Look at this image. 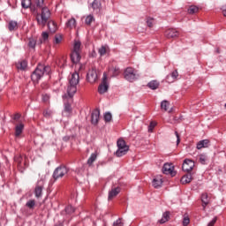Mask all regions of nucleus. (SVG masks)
Masks as SVG:
<instances>
[{
    "mask_svg": "<svg viewBox=\"0 0 226 226\" xmlns=\"http://www.w3.org/2000/svg\"><path fill=\"white\" fill-rule=\"evenodd\" d=\"M44 1L45 0H37L38 8L41 9V12H38L35 15V20L40 27H45L49 22V19H50V10L47 6L43 7Z\"/></svg>",
    "mask_w": 226,
    "mask_h": 226,
    "instance_id": "obj_1",
    "label": "nucleus"
},
{
    "mask_svg": "<svg viewBox=\"0 0 226 226\" xmlns=\"http://www.w3.org/2000/svg\"><path fill=\"white\" fill-rule=\"evenodd\" d=\"M49 73H50V66L39 64L31 78L33 82H39L43 75H49Z\"/></svg>",
    "mask_w": 226,
    "mask_h": 226,
    "instance_id": "obj_2",
    "label": "nucleus"
},
{
    "mask_svg": "<svg viewBox=\"0 0 226 226\" xmlns=\"http://www.w3.org/2000/svg\"><path fill=\"white\" fill-rule=\"evenodd\" d=\"M79 80H80V77L79 76L77 72L72 73L69 78V86L67 87V94L70 98H73V95L75 94V93H77V85L79 84Z\"/></svg>",
    "mask_w": 226,
    "mask_h": 226,
    "instance_id": "obj_3",
    "label": "nucleus"
},
{
    "mask_svg": "<svg viewBox=\"0 0 226 226\" xmlns=\"http://www.w3.org/2000/svg\"><path fill=\"white\" fill-rule=\"evenodd\" d=\"M117 150L116 151V156L117 158H121V156H124L128 151H130V147L126 145V141L123 139H119L117 141Z\"/></svg>",
    "mask_w": 226,
    "mask_h": 226,
    "instance_id": "obj_4",
    "label": "nucleus"
},
{
    "mask_svg": "<svg viewBox=\"0 0 226 226\" xmlns=\"http://www.w3.org/2000/svg\"><path fill=\"white\" fill-rule=\"evenodd\" d=\"M68 168H66V166H60L57 167L52 175V177L54 179V181H57V179H61L62 177H64V176H66V174H68Z\"/></svg>",
    "mask_w": 226,
    "mask_h": 226,
    "instance_id": "obj_5",
    "label": "nucleus"
},
{
    "mask_svg": "<svg viewBox=\"0 0 226 226\" xmlns=\"http://www.w3.org/2000/svg\"><path fill=\"white\" fill-rule=\"evenodd\" d=\"M125 80L129 82H134L137 80V71L132 67H127L124 72Z\"/></svg>",
    "mask_w": 226,
    "mask_h": 226,
    "instance_id": "obj_6",
    "label": "nucleus"
},
{
    "mask_svg": "<svg viewBox=\"0 0 226 226\" xmlns=\"http://www.w3.org/2000/svg\"><path fill=\"white\" fill-rule=\"evenodd\" d=\"M87 80L90 84H94V82L98 80V72L96 71V69H91L88 71L87 74Z\"/></svg>",
    "mask_w": 226,
    "mask_h": 226,
    "instance_id": "obj_7",
    "label": "nucleus"
},
{
    "mask_svg": "<svg viewBox=\"0 0 226 226\" xmlns=\"http://www.w3.org/2000/svg\"><path fill=\"white\" fill-rule=\"evenodd\" d=\"M193 167H195V162L191 159H185L182 165V170L184 172H192Z\"/></svg>",
    "mask_w": 226,
    "mask_h": 226,
    "instance_id": "obj_8",
    "label": "nucleus"
},
{
    "mask_svg": "<svg viewBox=\"0 0 226 226\" xmlns=\"http://www.w3.org/2000/svg\"><path fill=\"white\" fill-rule=\"evenodd\" d=\"M45 183L43 182V179H41L37 182V185L34 189V194L36 199H40L41 195H43V186Z\"/></svg>",
    "mask_w": 226,
    "mask_h": 226,
    "instance_id": "obj_9",
    "label": "nucleus"
},
{
    "mask_svg": "<svg viewBox=\"0 0 226 226\" xmlns=\"http://www.w3.org/2000/svg\"><path fill=\"white\" fill-rule=\"evenodd\" d=\"M108 90H109V84H107V74L104 73L102 78V82L98 87V93H100V94H104V93H107Z\"/></svg>",
    "mask_w": 226,
    "mask_h": 226,
    "instance_id": "obj_10",
    "label": "nucleus"
},
{
    "mask_svg": "<svg viewBox=\"0 0 226 226\" xmlns=\"http://www.w3.org/2000/svg\"><path fill=\"white\" fill-rule=\"evenodd\" d=\"M162 172L166 176H171L172 177L176 176V171H174V166L172 164L165 163L162 167Z\"/></svg>",
    "mask_w": 226,
    "mask_h": 226,
    "instance_id": "obj_11",
    "label": "nucleus"
},
{
    "mask_svg": "<svg viewBox=\"0 0 226 226\" xmlns=\"http://www.w3.org/2000/svg\"><path fill=\"white\" fill-rule=\"evenodd\" d=\"M177 77H179V72H177V70H175L166 77V82L172 84V82L177 80Z\"/></svg>",
    "mask_w": 226,
    "mask_h": 226,
    "instance_id": "obj_12",
    "label": "nucleus"
},
{
    "mask_svg": "<svg viewBox=\"0 0 226 226\" xmlns=\"http://www.w3.org/2000/svg\"><path fill=\"white\" fill-rule=\"evenodd\" d=\"M166 38H177L179 36V32L174 28H170L164 33Z\"/></svg>",
    "mask_w": 226,
    "mask_h": 226,
    "instance_id": "obj_13",
    "label": "nucleus"
},
{
    "mask_svg": "<svg viewBox=\"0 0 226 226\" xmlns=\"http://www.w3.org/2000/svg\"><path fill=\"white\" fill-rule=\"evenodd\" d=\"M100 121V109H94L91 115V123L92 124H98Z\"/></svg>",
    "mask_w": 226,
    "mask_h": 226,
    "instance_id": "obj_14",
    "label": "nucleus"
},
{
    "mask_svg": "<svg viewBox=\"0 0 226 226\" xmlns=\"http://www.w3.org/2000/svg\"><path fill=\"white\" fill-rule=\"evenodd\" d=\"M22 132H24V124L19 123L15 126V137H20L22 135Z\"/></svg>",
    "mask_w": 226,
    "mask_h": 226,
    "instance_id": "obj_15",
    "label": "nucleus"
},
{
    "mask_svg": "<svg viewBox=\"0 0 226 226\" xmlns=\"http://www.w3.org/2000/svg\"><path fill=\"white\" fill-rule=\"evenodd\" d=\"M152 184L154 188H160V186L163 185V179L162 178V177H156L153 179Z\"/></svg>",
    "mask_w": 226,
    "mask_h": 226,
    "instance_id": "obj_16",
    "label": "nucleus"
},
{
    "mask_svg": "<svg viewBox=\"0 0 226 226\" xmlns=\"http://www.w3.org/2000/svg\"><path fill=\"white\" fill-rule=\"evenodd\" d=\"M201 202L203 209H206V206L209 204V196L207 195V192L201 194Z\"/></svg>",
    "mask_w": 226,
    "mask_h": 226,
    "instance_id": "obj_17",
    "label": "nucleus"
},
{
    "mask_svg": "<svg viewBox=\"0 0 226 226\" xmlns=\"http://www.w3.org/2000/svg\"><path fill=\"white\" fill-rule=\"evenodd\" d=\"M192 174L191 173H187L186 175H184L181 178V183L182 185H187L188 183H192Z\"/></svg>",
    "mask_w": 226,
    "mask_h": 226,
    "instance_id": "obj_18",
    "label": "nucleus"
},
{
    "mask_svg": "<svg viewBox=\"0 0 226 226\" xmlns=\"http://www.w3.org/2000/svg\"><path fill=\"white\" fill-rule=\"evenodd\" d=\"M169 220H170V212L166 211L162 214V217L161 220H159V223H167V222H169Z\"/></svg>",
    "mask_w": 226,
    "mask_h": 226,
    "instance_id": "obj_19",
    "label": "nucleus"
},
{
    "mask_svg": "<svg viewBox=\"0 0 226 226\" xmlns=\"http://www.w3.org/2000/svg\"><path fill=\"white\" fill-rule=\"evenodd\" d=\"M147 87H149V89H152L153 91H154V90L158 89V87H160V82H158L157 80H152L147 83Z\"/></svg>",
    "mask_w": 226,
    "mask_h": 226,
    "instance_id": "obj_20",
    "label": "nucleus"
},
{
    "mask_svg": "<svg viewBox=\"0 0 226 226\" xmlns=\"http://www.w3.org/2000/svg\"><path fill=\"white\" fill-rule=\"evenodd\" d=\"M16 66L18 70L24 71L26 68H27V61L26 60H20L16 64Z\"/></svg>",
    "mask_w": 226,
    "mask_h": 226,
    "instance_id": "obj_21",
    "label": "nucleus"
},
{
    "mask_svg": "<svg viewBox=\"0 0 226 226\" xmlns=\"http://www.w3.org/2000/svg\"><path fill=\"white\" fill-rule=\"evenodd\" d=\"M209 146V139H203L198 142L197 149H202V147H208Z\"/></svg>",
    "mask_w": 226,
    "mask_h": 226,
    "instance_id": "obj_22",
    "label": "nucleus"
},
{
    "mask_svg": "<svg viewBox=\"0 0 226 226\" xmlns=\"http://www.w3.org/2000/svg\"><path fill=\"white\" fill-rule=\"evenodd\" d=\"M77 26V20H75V18H72L66 22V27H69V29H73Z\"/></svg>",
    "mask_w": 226,
    "mask_h": 226,
    "instance_id": "obj_23",
    "label": "nucleus"
},
{
    "mask_svg": "<svg viewBox=\"0 0 226 226\" xmlns=\"http://www.w3.org/2000/svg\"><path fill=\"white\" fill-rule=\"evenodd\" d=\"M8 29L9 31H15L16 29H19V23L15 20H11L9 22Z\"/></svg>",
    "mask_w": 226,
    "mask_h": 226,
    "instance_id": "obj_24",
    "label": "nucleus"
},
{
    "mask_svg": "<svg viewBox=\"0 0 226 226\" xmlns=\"http://www.w3.org/2000/svg\"><path fill=\"white\" fill-rule=\"evenodd\" d=\"M71 59L72 63H79V61H80V53L72 51Z\"/></svg>",
    "mask_w": 226,
    "mask_h": 226,
    "instance_id": "obj_25",
    "label": "nucleus"
},
{
    "mask_svg": "<svg viewBox=\"0 0 226 226\" xmlns=\"http://www.w3.org/2000/svg\"><path fill=\"white\" fill-rule=\"evenodd\" d=\"M96 158H98V154L97 153L91 154L90 157L87 160V164L88 165H93V163H94V162H96Z\"/></svg>",
    "mask_w": 226,
    "mask_h": 226,
    "instance_id": "obj_26",
    "label": "nucleus"
},
{
    "mask_svg": "<svg viewBox=\"0 0 226 226\" xmlns=\"http://www.w3.org/2000/svg\"><path fill=\"white\" fill-rule=\"evenodd\" d=\"M80 47H82V43L80 42V41H74L72 52H78L80 54Z\"/></svg>",
    "mask_w": 226,
    "mask_h": 226,
    "instance_id": "obj_27",
    "label": "nucleus"
},
{
    "mask_svg": "<svg viewBox=\"0 0 226 226\" xmlns=\"http://www.w3.org/2000/svg\"><path fill=\"white\" fill-rule=\"evenodd\" d=\"M170 106V102L169 101L164 100L161 102V109L162 110H164V112H167L169 110V107Z\"/></svg>",
    "mask_w": 226,
    "mask_h": 226,
    "instance_id": "obj_28",
    "label": "nucleus"
},
{
    "mask_svg": "<svg viewBox=\"0 0 226 226\" xmlns=\"http://www.w3.org/2000/svg\"><path fill=\"white\" fill-rule=\"evenodd\" d=\"M21 6L25 10L31 7V0H21Z\"/></svg>",
    "mask_w": 226,
    "mask_h": 226,
    "instance_id": "obj_29",
    "label": "nucleus"
},
{
    "mask_svg": "<svg viewBox=\"0 0 226 226\" xmlns=\"http://www.w3.org/2000/svg\"><path fill=\"white\" fill-rule=\"evenodd\" d=\"M92 8L93 10H100V8H102V3H100L99 0H94L92 3Z\"/></svg>",
    "mask_w": 226,
    "mask_h": 226,
    "instance_id": "obj_30",
    "label": "nucleus"
},
{
    "mask_svg": "<svg viewBox=\"0 0 226 226\" xmlns=\"http://www.w3.org/2000/svg\"><path fill=\"white\" fill-rule=\"evenodd\" d=\"M85 22L87 26H91V24L94 22V17L91 14L87 16Z\"/></svg>",
    "mask_w": 226,
    "mask_h": 226,
    "instance_id": "obj_31",
    "label": "nucleus"
},
{
    "mask_svg": "<svg viewBox=\"0 0 226 226\" xmlns=\"http://www.w3.org/2000/svg\"><path fill=\"white\" fill-rule=\"evenodd\" d=\"M26 207L29 209H34V207L36 206V201L34 200H30L26 202Z\"/></svg>",
    "mask_w": 226,
    "mask_h": 226,
    "instance_id": "obj_32",
    "label": "nucleus"
},
{
    "mask_svg": "<svg viewBox=\"0 0 226 226\" xmlns=\"http://www.w3.org/2000/svg\"><path fill=\"white\" fill-rule=\"evenodd\" d=\"M198 11H199V7L195 5H191L188 9V13H190V15H193V13H197Z\"/></svg>",
    "mask_w": 226,
    "mask_h": 226,
    "instance_id": "obj_33",
    "label": "nucleus"
},
{
    "mask_svg": "<svg viewBox=\"0 0 226 226\" xmlns=\"http://www.w3.org/2000/svg\"><path fill=\"white\" fill-rule=\"evenodd\" d=\"M28 47L30 49H34V47H36V40L33 39V38H30L28 40Z\"/></svg>",
    "mask_w": 226,
    "mask_h": 226,
    "instance_id": "obj_34",
    "label": "nucleus"
},
{
    "mask_svg": "<svg viewBox=\"0 0 226 226\" xmlns=\"http://www.w3.org/2000/svg\"><path fill=\"white\" fill-rule=\"evenodd\" d=\"M98 52L100 56H105V54H107V47L102 46L101 48H99Z\"/></svg>",
    "mask_w": 226,
    "mask_h": 226,
    "instance_id": "obj_35",
    "label": "nucleus"
},
{
    "mask_svg": "<svg viewBox=\"0 0 226 226\" xmlns=\"http://www.w3.org/2000/svg\"><path fill=\"white\" fill-rule=\"evenodd\" d=\"M104 120L106 121V123H109V121L112 120V114H110V112H106L104 114Z\"/></svg>",
    "mask_w": 226,
    "mask_h": 226,
    "instance_id": "obj_36",
    "label": "nucleus"
},
{
    "mask_svg": "<svg viewBox=\"0 0 226 226\" xmlns=\"http://www.w3.org/2000/svg\"><path fill=\"white\" fill-rule=\"evenodd\" d=\"M200 162L202 163V165H206V162H207V156H206V154H200Z\"/></svg>",
    "mask_w": 226,
    "mask_h": 226,
    "instance_id": "obj_37",
    "label": "nucleus"
},
{
    "mask_svg": "<svg viewBox=\"0 0 226 226\" xmlns=\"http://www.w3.org/2000/svg\"><path fill=\"white\" fill-rule=\"evenodd\" d=\"M65 212L70 215L72 213H75V208L72 206H68L65 207Z\"/></svg>",
    "mask_w": 226,
    "mask_h": 226,
    "instance_id": "obj_38",
    "label": "nucleus"
},
{
    "mask_svg": "<svg viewBox=\"0 0 226 226\" xmlns=\"http://www.w3.org/2000/svg\"><path fill=\"white\" fill-rule=\"evenodd\" d=\"M61 41H63V36H61V35H56V37H55V44L56 45H59V43H61Z\"/></svg>",
    "mask_w": 226,
    "mask_h": 226,
    "instance_id": "obj_39",
    "label": "nucleus"
},
{
    "mask_svg": "<svg viewBox=\"0 0 226 226\" xmlns=\"http://www.w3.org/2000/svg\"><path fill=\"white\" fill-rule=\"evenodd\" d=\"M189 224H190V217H188L187 215H185L183 219V225L188 226Z\"/></svg>",
    "mask_w": 226,
    "mask_h": 226,
    "instance_id": "obj_40",
    "label": "nucleus"
},
{
    "mask_svg": "<svg viewBox=\"0 0 226 226\" xmlns=\"http://www.w3.org/2000/svg\"><path fill=\"white\" fill-rule=\"evenodd\" d=\"M123 72L117 67H115L114 69V77H118V75H121Z\"/></svg>",
    "mask_w": 226,
    "mask_h": 226,
    "instance_id": "obj_41",
    "label": "nucleus"
},
{
    "mask_svg": "<svg viewBox=\"0 0 226 226\" xmlns=\"http://www.w3.org/2000/svg\"><path fill=\"white\" fill-rule=\"evenodd\" d=\"M114 200V188H111V190L109 192L108 200Z\"/></svg>",
    "mask_w": 226,
    "mask_h": 226,
    "instance_id": "obj_42",
    "label": "nucleus"
},
{
    "mask_svg": "<svg viewBox=\"0 0 226 226\" xmlns=\"http://www.w3.org/2000/svg\"><path fill=\"white\" fill-rule=\"evenodd\" d=\"M154 22V19L153 18H148L147 19V24L148 27H153V23Z\"/></svg>",
    "mask_w": 226,
    "mask_h": 226,
    "instance_id": "obj_43",
    "label": "nucleus"
},
{
    "mask_svg": "<svg viewBox=\"0 0 226 226\" xmlns=\"http://www.w3.org/2000/svg\"><path fill=\"white\" fill-rule=\"evenodd\" d=\"M115 226H124V222H123V219H118L115 222Z\"/></svg>",
    "mask_w": 226,
    "mask_h": 226,
    "instance_id": "obj_44",
    "label": "nucleus"
},
{
    "mask_svg": "<svg viewBox=\"0 0 226 226\" xmlns=\"http://www.w3.org/2000/svg\"><path fill=\"white\" fill-rule=\"evenodd\" d=\"M64 110L65 112H72V105H70L69 103H66L64 106Z\"/></svg>",
    "mask_w": 226,
    "mask_h": 226,
    "instance_id": "obj_45",
    "label": "nucleus"
},
{
    "mask_svg": "<svg viewBox=\"0 0 226 226\" xmlns=\"http://www.w3.org/2000/svg\"><path fill=\"white\" fill-rule=\"evenodd\" d=\"M119 193H121V187H115L114 196L116 197V195H119Z\"/></svg>",
    "mask_w": 226,
    "mask_h": 226,
    "instance_id": "obj_46",
    "label": "nucleus"
},
{
    "mask_svg": "<svg viewBox=\"0 0 226 226\" xmlns=\"http://www.w3.org/2000/svg\"><path fill=\"white\" fill-rule=\"evenodd\" d=\"M50 96L49 94H42V102H49Z\"/></svg>",
    "mask_w": 226,
    "mask_h": 226,
    "instance_id": "obj_47",
    "label": "nucleus"
},
{
    "mask_svg": "<svg viewBox=\"0 0 226 226\" xmlns=\"http://www.w3.org/2000/svg\"><path fill=\"white\" fill-rule=\"evenodd\" d=\"M43 40H49V33L47 32H43L42 34H41Z\"/></svg>",
    "mask_w": 226,
    "mask_h": 226,
    "instance_id": "obj_48",
    "label": "nucleus"
},
{
    "mask_svg": "<svg viewBox=\"0 0 226 226\" xmlns=\"http://www.w3.org/2000/svg\"><path fill=\"white\" fill-rule=\"evenodd\" d=\"M175 135L177 137V144H179V142H181V139L179 138V133H177V132H175Z\"/></svg>",
    "mask_w": 226,
    "mask_h": 226,
    "instance_id": "obj_49",
    "label": "nucleus"
},
{
    "mask_svg": "<svg viewBox=\"0 0 226 226\" xmlns=\"http://www.w3.org/2000/svg\"><path fill=\"white\" fill-rule=\"evenodd\" d=\"M154 126H156V123L151 122L149 124V130H153V128H154Z\"/></svg>",
    "mask_w": 226,
    "mask_h": 226,
    "instance_id": "obj_50",
    "label": "nucleus"
},
{
    "mask_svg": "<svg viewBox=\"0 0 226 226\" xmlns=\"http://www.w3.org/2000/svg\"><path fill=\"white\" fill-rule=\"evenodd\" d=\"M222 15L226 17V4L222 6Z\"/></svg>",
    "mask_w": 226,
    "mask_h": 226,
    "instance_id": "obj_51",
    "label": "nucleus"
},
{
    "mask_svg": "<svg viewBox=\"0 0 226 226\" xmlns=\"http://www.w3.org/2000/svg\"><path fill=\"white\" fill-rule=\"evenodd\" d=\"M13 119H14L15 121H19V119H20V114H16V115H14Z\"/></svg>",
    "mask_w": 226,
    "mask_h": 226,
    "instance_id": "obj_52",
    "label": "nucleus"
},
{
    "mask_svg": "<svg viewBox=\"0 0 226 226\" xmlns=\"http://www.w3.org/2000/svg\"><path fill=\"white\" fill-rule=\"evenodd\" d=\"M92 57H95L96 56V51L94 49H93L92 53H91Z\"/></svg>",
    "mask_w": 226,
    "mask_h": 226,
    "instance_id": "obj_53",
    "label": "nucleus"
},
{
    "mask_svg": "<svg viewBox=\"0 0 226 226\" xmlns=\"http://www.w3.org/2000/svg\"><path fill=\"white\" fill-rule=\"evenodd\" d=\"M55 226H63L62 222L56 223Z\"/></svg>",
    "mask_w": 226,
    "mask_h": 226,
    "instance_id": "obj_54",
    "label": "nucleus"
},
{
    "mask_svg": "<svg viewBox=\"0 0 226 226\" xmlns=\"http://www.w3.org/2000/svg\"><path fill=\"white\" fill-rule=\"evenodd\" d=\"M20 160H22V157H19L18 162L20 163Z\"/></svg>",
    "mask_w": 226,
    "mask_h": 226,
    "instance_id": "obj_55",
    "label": "nucleus"
},
{
    "mask_svg": "<svg viewBox=\"0 0 226 226\" xmlns=\"http://www.w3.org/2000/svg\"><path fill=\"white\" fill-rule=\"evenodd\" d=\"M169 112H172V109H170L169 110Z\"/></svg>",
    "mask_w": 226,
    "mask_h": 226,
    "instance_id": "obj_56",
    "label": "nucleus"
}]
</instances>
